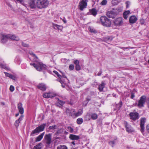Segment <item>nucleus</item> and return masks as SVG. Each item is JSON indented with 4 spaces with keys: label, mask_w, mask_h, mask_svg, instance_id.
I'll return each mask as SVG.
<instances>
[{
    "label": "nucleus",
    "mask_w": 149,
    "mask_h": 149,
    "mask_svg": "<svg viewBox=\"0 0 149 149\" xmlns=\"http://www.w3.org/2000/svg\"><path fill=\"white\" fill-rule=\"evenodd\" d=\"M29 54L33 58V61H35V63H30V64L31 65L33 66L36 69L39 71H40L46 69V65L39 61L37 57L33 52H30Z\"/></svg>",
    "instance_id": "1"
},
{
    "label": "nucleus",
    "mask_w": 149,
    "mask_h": 149,
    "mask_svg": "<svg viewBox=\"0 0 149 149\" xmlns=\"http://www.w3.org/2000/svg\"><path fill=\"white\" fill-rule=\"evenodd\" d=\"M100 23L104 26L110 27L111 24V22L106 16H102L100 18Z\"/></svg>",
    "instance_id": "2"
},
{
    "label": "nucleus",
    "mask_w": 149,
    "mask_h": 149,
    "mask_svg": "<svg viewBox=\"0 0 149 149\" xmlns=\"http://www.w3.org/2000/svg\"><path fill=\"white\" fill-rule=\"evenodd\" d=\"M49 4L47 0H38L36 3V6L40 8L46 7Z\"/></svg>",
    "instance_id": "3"
},
{
    "label": "nucleus",
    "mask_w": 149,
    "mask_h": 149,
    "mask_svg": "<svg viewBox=\"0 0 149 149\" xmlns=\"http://www.w3.org/2000/svg\"><path fill=\"white\" fill-rule=\"evenodd\" d=\"M46 126V124H43L37 127L35 130H33L31 133V135L33 136V134L43 131Z\"/></svg>",
    "instance_id": "4"
},
{
    "label": "nucleus",
    "mask_w": 149,
    "mask_h": 149,
    "mask_svg": "<svg viewBox=\"0 0 149 149\" xmlns=\"http://www.w3.org/2000/svg\"><path fill=\"white\" fill-rule=\"evenodd\" d=\"M88 1V0H81L79 3L78 6L79 9L81 11H83L84 9L86 8Z\"/></svg>",
    "instance_id": "5"
},
{
    "label": "nucleus",
    "mask_w": 149,
    "mask_h": 149,
    "mask_svg": "<svg viewBox=\"0 0 149 149\" xmlns=\"http://www.w3.org/2000/svg\"><path fill=\"white\" fill-rule=\"evenodd\" d=\"M146 100V96L145 95L142 96L140 97L137 106L140 108L143 107L144 104H145Z\"/></svg>",
    "instance_id": "6"
},
{
    "label": "nucleus",
    "mask_w": 149,
    "mask_h": 149,
    "mask_svg": "<svg viewBox=\"0 0 149 149\" xmlns=\"http://www.w3.org/2000/svg\"><path fill=\"white\" fill-rule=\"evenodd\" d=\"M56 94L53 91L46 92L43 94V97L45 98H52L56 96Z\"/></svg>",
    "instance_id": "7"
},
{
    "label": "nucleus",
    "mask_w": 149,
    "mask_h": 149,
    "mask_svg": "<svg viewBox=\"0 0 149 149\" xmlns=\"http://www.w3.org/2000/svg\"><path fill=\"white\" fill-rule=\"evenodd\" d=\"M114 24L117 26H120L123 24V19L121 17H118L114 19L113 21Z\"/></svg>",
    "instance_id": "8"
},
{
    "label": "nucleus",
    "mask_w": 149,
    "mask_h": 149,
    "mask_svg": "<svg viewBox=\"0 0 149 149\" xmlns=\"http://www.w3.org/2000/svg\"><path fill=\"white\" fill-rule=\"evenodd\" d=\"M8 39V34L6 35L3 33L0 34V41L1 43H5Z\"/></svg>",
    "instance_id": "9"
},
{
    "label": "nucleus",
    "mask_w": 149,
    "mask_h": 149,
    "mask_svg": "<svg viewBox=\"0 0 149 149\" xmlns=\"http://www.w3.org/2000/svg\"><path fill=\"white\" fill-rule=\"evenodd\" d=\"M44 139L47 144L49 145L51 143L52 134L49 133L46 134L44 136Z\"/></svg>",
    "instance_id": "10"
},
{
    "label": "nucleus",
    "mask_w": 149,
    "mask_h": 149,
    "mask_svg": "<svg viewBox=\"0 0 149 149\" xmlns=\"http://www.w3.org/2000/svg\"><path fill=\"white\" fill-rule=\"evenodd\" d=\"M124 124L126 128V131L128 133H131L134 131V129L127 122H125Z\"/></svg>",
    "instance_id": "11"
},
{
    "label": "nucleus",
    "mask_w": 149,
    "mask_h": 149,
    "mask_svg": "<svg viewBox=\"0 0 149 149\" xmlns=\"http://www.w3.org/2000/svg\"><path fill=\"white\" fill-rule=\"evenodd\" d=\"M129 116L131 119L135 120L139 118V114L137 112H131L129 114Z\"/></svg>",
    "instance_id": "12"
},
{
    "label": "nucleus",
    "mask_w": 149,
    "mask_h": 149,
    "mask_svg": "<svg viewBox=\"0 0 149 149\" xmlns=\"http://www.w3.org/2000/svg\"><path fill=\"white\" fill-rule=\"evenodd\" d=\"M146 119L145 118H142L141 119L140 127L141 128V131L143 133L144 130V125L146 122Z\"/></svg>",
    "instance_id": "13"
},
{
    "label": "nucleus",
    "mask_w": 149,
    "mask_h": 149,
    "mask_svg": "<svg viewBox=\"0 0 149 149\" xmlns=\"http://www.w3.org/2000/svg\"><path fill=\"white\" fill-rule=\"evenodd\" d=\"M114 13L116 16L118 15L123 10V8L121 7H119L116 8H112Z\"/></svg>",
    "instance_id": "14"
},
{
    "label": "nucleus",
    "mask_w": 149,
    "mask_h": 149,
    "mask_svg": "<svg viewBox=\"0 0 149 149\" xmlns=\"http://www.w3.org/2000/svg\"><path fill=\"white\" fill-rule=\"evenodd\" d=\"M137 20V18L135 16L132 15L130 17L129 22L130 23L133 24L135 23Z\"/></svg>",
    "instance_id": "15"
},
{
    "label": "nucleus",
    "mask_w": 149,
    "mask_h": 149,
    "mask_svg": "<svg viewBox=\"0 0 149 149\" xmlns=\"http://www.w3.org/2000/svg\"><path fill=\"white\" fill-rule=\"evenodd\" d=\"M8 39H10L12 40H15L18 41L19 40V38L17 36H16L12 34H8Z\"/></svg>",
    "instance_id": "16"
},
{
    "label": "nucleus",
    "mask_w": 149,
    "mask_h": 149,
    "mask_svg": "<svg viewBox=\"0 0 149 149\" xmlns=\"http://www.w3.org/2000/svg\"><path fill=\"white\" fill-rule=\"evenodd\" d=\"M107 16L109 17L113 18L115 17L112 9L107 13Z\"/></svg>",
    "instance_id": "17"
},
{
    "label": "nucleus",
    "mask_w": 149,
    "mask_h": 149,
    "mask_svg": "<svg viewBox=\"0 0 149 149\" xmlns=\"http://www.w3.org/2000/svg\"><path fill=\"white\" fill-rule=\"evenodd\" d=\"M18 109L19 112L21 114H22L24 112V110L22 107V104L21 103H19L18 104Z\"/></svg>",
    "instance_id": "18"
},
{
    "label": "nucleus",
    "mask_w": 149,
    "mask_h": 149,
    "mask_svg": "<svg viewBox=\"0 0 149 149\" xmlns=\"http://www.w3.org/2000/svg\"><path fill=\"white\" fill-rule=\"evenodd\" d=\"M37 87L39 89L42 91H45L46 89V86L44 84H40Z\"/></svg>",
    "instance_id": "19"
},
{
    "label": "nucleus",
    "mask_w": 149,
    "mask_h": 149,
    "mask_svg": "<svg viewBox=\"0 0 149 149\" xmlns=\"http://www.w3.org/2000/svg\"><path fill=\"white\" fill-rule=\"evenodd\" d=\"M23 117L24 116L22 115L18 120H16L15 121V125L17 127H18L19 123H20V122L22 120Z\"/></svg>",
    "instance_id": "20"
},
{
    "label": "nucleus",
    "mask_w": 149,
    "mask_h": 149,
    "mask_svg": "<svg viewBox=\"0 0 149 149\" xmlns=\"http://www.w3.org/2000/svg\"><path fill=\"white\" fill-rule=\"evenodd\" d=\"M98 11L95 8H93L89 10L90 14L94 16H95L97 14Z\"/></svg>",
    "instance_id": "21"
},
{
    "label": "nucleus",
    "mask_w": 149,
    "mask_h": 149,
    "mask_svg": "<svg viewBox=\"0 0 149 149\" xmlns=\"http://www.w3.org/2000/svg\"><path fill=\"white\" fill-rule=\"evenodd\" d=\"M69 138L72 140H77L79 139V136L72 134L70 135Z\"/></svg>",
    "instance_id": "22"
},
{
    "label": "nucleus",
    "mask_w": 149,
    "mask_h": 149,
    "mask_svg": "<svg viewBox=\"0 0 149 149\" xmlns=\"http://www.w3.org/2000/svg\"><path fill=\"white\" fill-rule=\"evenodd\" d=\"M45 132L42 133L40 135H39L36 138L35 141L37 142L39 141L42 139L43 136L45 134Z\"/></svg>",
    "instance_id": "23"
},
{
    "label": "nucleus",
    "mask_w": 149,
    "mask_h": 149,
    "mask_svg": "<svg viewBox=\"0 0 149 149\" xmlns=\"http://www.w3.org/2000/svg\"><path fill=\"white\" fill-rule=\"evenodd\" d=\"M130 13V10H127L124 12L123 13V17L124 19H126Z\"/></svg>",
    "instance_id": "24"
},
{
    "label": "nucleus",
    "mask_w": 149,
    "mask_h": 149,
    "mask_svg": "<svg viewBox=\"0 0 149 149\" xmlns=\"http://www.w3.org/2000/svg\"><path fill=\"white\" fill-rule=\"evenodd\" d=\"M105 84L104 82H102V84L99 85L98 89L100 91H102L104 88L105 87Z\"/></svg>",
    "instance_id": "25"
},
{
    "label": "nucleus",
    "mask_w": 149,
    "mask_h": 149,
    "mask_svg": "<svg viewBox=\"0 0 149 149\" xmlns=\"http://www.w3.org/2000/svg\"><path fill=\"white\" fill-rule=\"evenodd\" d=\"M71 113L70 115L72 118H75L76 117V111L74 109H72L71 111Z\"/></svg>",
    "instance_id": "26"
},
{
    "label": "nucleus",
    "mask_w": 149,
    "mask_h": 149,
    "mask_svg": "<svg viewBox=\"0 0 149 149\" xmlns=\"http://www.w3.org/2000/svg\"><path fill=\"white\" fill-rule=\"evenodd\" d=\"M64 103V102H63L58 99L57 101V105L59 107L62 106Z\"/></svg>",
    "instance_id": "27"
},
{
    "label": "nucleus",
    "mask_w": 149,
    "mask_h": 149,
    "mask_svg": "<svg viewBox=\"0 0 149 149\" xmlns=\"http://www.w3.org/2000/svg\"><path fill=\"white\" fill-rule=\"evenodd\" d=\"M15 63L18 65L20 64L21 61L20 58L19 57H17L15 59Z\"/></svg>",
    "instance_id": "28"
},
{
    "label": "nucleus",
    "mask_w": 149,
    "mask_h": 149,
    "mask_svg": "<svg viewBox=\"0 0 149 149\" xmlns=\"http://www.w3.org/2000/svg\"><path fill=\"white\" fill-rule=\"evenodd\" d=\"M83 113V109H79L77 112H76V117L80 116Z\"/></svg>",
    "instance_id": "29"
},
{
    "label": "nucleus",
    "mask_w": 149,
    "mask_h": 149,
    "mask_svg": "<svg viewBox=\"0 0 149 149\" xmlns=\"http://www.w3.org/2000/svg\"><path fill=\"white\" fill-rule=\"evenodd\" d=\"M29 5L31 8H35L36 7L35 2L33 0L31 1V2L30 3Z\"/></svg>",
    "instance_id": "30"
},
{
    "label": "nucleus",
    "mask_w": 149,
    "mask_h": 149,
    "mask_svg": "<svg viewBox=\"0 0 149 149\" xmlns=\"http://www.w3.org/2000/svg\"><path fill=\"white\" fill-rule=\"evenodd\" d=\"M42 145V143H39L38 145H36L33 147V149H41V146Z\"/></svg>",
    "instance_id": "31"
},
{
    "label": "nucleus",
    "mask_w": 149,
    "mask_h": 149,
    "mask_svg": "<svg viewBox=\"0 0 149 149\" xmlns=\"http://www.w3.org/2000/svg\"><path fill=\"white\" fill-rule=\"evenodd\" d=\"M97 115L95 113L92 114L91 115V117L93 120H95L97 118Z\"/></svg>",
    "instance_id": "32"
},
{
    "label": "nucleus",
    "mask_w": 149,
    "mask_h": 149,
    "mask_svg": "<svg viewBox=\"0 0 149 149\" xmlns=\"http://www.w3.org/2000/svg\"><path fill=\"white\" fill-rule=\"evenodd\" d=\"M89 31L91 32L94 33H96L97 32L94 29V28L92 27H90L88 29Z\"/></svg>",
    "instance_id": "33"
},
{
    "label": "nucleus",
    "mask_w": 149,
    "mask_h": 149,
    "mask_svg": "<svg viewBox=\"0 0 149 149\" xmlns=\"http://www.w3.org/2000/svg\"><path fill=\"white\" fill-rule=\"evenodd\" d=\"M77 122L78 124H81L83 122V120L81 118H79L77 119Z\"/></svg>",
    "instance_id": "34"
},
{
    "label": "nucleus",
    "mask_w": 149,
    "mask_h": 149,
    "mask_svg": "<svg viewBox=\"0 0 149 149\" xmlns=\"http://www.w3.org/2000/svg\"><path fill=\"white\" fill-rule=\"evenodd\" d=\"M53 26L54 29H59L60 27H61L60 26L55 24H53Z\"/></svg>",
    "instance_id": "35"
},
{
    "label": "nucleus",
    "mask_w": 149,
    "mask_h": 149,
    "mask_svg": "<svg viewBox=\"0 0 149 149\" xmlns=\"http://www.w3.org/2000/svg\"><path fill=\"white\" fill-rule=\"evenodd\" d=\"M57 149H68L67 147L65 146H58Z\"/></svg>",
    "instance_id": "36"
},
{
    "label": "nucleus",
    "mask_w": 149,
    "mask_h": 149,
    "mask_svg": "<svg viewBox=\"0 0 149 149\" xmlns=\"http://www.w3.org/2000/svg\"><path fill=\"white\" fill-rule=\"evenodd\" d=\"M72 109H70L68 108L66 109V112L67 115H70L71 113V111H72Z\"/></svg>",
    "instance_id": "37"
},
{
    "label": "nucleus",
    "mask_w": 149,
    "mask_h": 149,
    "mask_svg": "<svg viewBox=\"0 0 149 149\" xmlns=\"http://www.w3.org/2000/svg\"><path fill=\"white\" fill-rule=\"evenodd\" d=\"M115 140L113 141H111L109 142V144L112 147H113L115 143Z\"/></svg>",
    "instance_id": "38"
},
{
    "label": "nucleus",
    "mask_w": 149,
    "mask_h": 149,
    "mask_svg": "<svg viewBox=\"0 0 149 149\" xmlns=\"http://www.w3.org/2000/svg\"><path fill=\"white\" fill-rule=\"evenodd\" d=\"M53 73L55 74L59 78L61 79L62 77L61 75H60L58 72L56 71H53Z\"/></svg>",
    "instance_id": "39"
},
{
    "label": "nucleus",
    "mask_w": 149,
    "mask_h": 149,
    "mask_svg": "<svg viewBox=\"0 0 149 149\" xmlns=\"http://www.w3.org/2000/svg\"><path fill=\"white\" fill-rule=\"evenodd\" d=\"M67 130L68 131H69L71 133L73 131V128L70 127H68L67 128Z\"/></svg>",
    "instance_id": "40"
},
{
    "label": "nucleus",
    "mask_w": 149,
    "mask_h": 149,
    "mask_svg": "<svg viewBox=\"0 0 149 149\" xmlns=\"http://www.w3.org/2000/svg\"><path fill=\"white\" fill-rule=\"evenodd\" d=\"M111 3L113 5H116L118 3L117 0H111Z\"/></svg>",
    "instance_id": "41"
},
{
    "label": "nucleus",
    "mask_w": 149,
    "mask_h": 149,
    "mask_svg": "<svg viewBox=\"0 0 149 149\" xmlns=\"http://www.w3.org/2000/svg\"><path fill=\"white\" fill-rule=\"evenodd\" d=\"M56 125H53L52 126H50L49 127V130H54L56 129Z\"/></svg>",
    "instance_id": "42"
},
{
    "label": "nucleus",
    "mask_w": 149,
    "mask_h": 149,
    "mask_svg": "<svg viewBox=\"0 0 149 149\" xmlns=\"http://www.w3.org/2000/svg\"><path fill=\"white\" fill-rule=\"evenodd\" d=\"M107 1L106 0H103L101 3L100 4L102 5H106L107 3Z\"/></svg>",
    "instance_id": "43"
},
{
    "label": "nucleus",
    "mask_w": 149,
    "mask_h": 149,
    "mask_svg": "<svg viewBox=\"0 0 149 149\" xmlns=\"http://www.w3.org/2000/svg\"><path fill=\"white\" fill-rule=\"evenodd\" d=\"M122 105V102L121 101H120L119 103L117 104V107L118 109H120Z\"/></svg>",
    "instance_id": "44"
},
{
    "label": "nucleus",
    "mask_w": 149,
    "mask_h": 149,
    "mask_svg": "<svg viewBox=\"0 0 149 149\" xmlns=\"http://www.w3.org/2000/svg\"><path fill=\"white\" fill-rule=\"evenodd\" d=\"M145 23V20L144 19H141L140 20V23L141 25H143Z\"/></svg>",
    "instance_id": "45"
},
{
    "label": "nucleus",
    "mask_w": 149,
    "mask_h": 149,
    "mask_svg": "<svg viewBox=\"0 0 149 149\" xmlns=\"http://www.w3.org/2000/svg\"><path fill=\"white\" fill-rule=\"evenodd\" d=\"M10 78L13 80H15L17 79V78L15 76L13 75H12V74H11Z\"/></svg>",
    "instance_id": "46"
},
{
    "label": "nucleus",
    "mask_w": 149,
    "mask_h": 149,
    "mask_svg": "<svg viewBox=\"0 0 149 149\" xmlns=\"http://www.w3.org/2000/svg\"><path fill=\"white\" fill-rule=\"evenodd\" d=\"M75 68L77 70H79L81 69L80 66L79 64L76 65Z\"/></svg>",
    "instance_id": "47"
},
{
    "label": "nucleus",
    "mask_w": 149,
    "mask_h": 149,
    "mask_svg": "<svg viewBox=\"0 0 149 149\" xmlns=\"http://www.w3.org/2000/svg\"><path fill=\"white\" fill-rule=\"evenodd\" d=\"M15 90L14 87L12 85H11L10 87V90L11 92H13Z\"/></svg>",
    "instance_id": "48"
},
{
    "label": "nucleus",
    "mask_w": 149,
    "mask_h": 149,
    "mask_svg": "<svg viewBox=\"0 0 149 149\" xmlns=\"http://www.w3.org/2000/svg\"><path fill=\"white\" fill-rule=\"evenodd\" d=\"M69 68L71 70H73L74 69V66L73 65L71 64L69 65Z\"/></svg>",
    "instance_id": "49"
},
{
    "label": "nucleus",
    "mask_w": 149,
    "mask_h": 149,
    "mask_svg": "<svg viewBox=\"0 0 149 149\" xmlns=\"http://www.w3.org/2000/svg\"><path fill=\"white\" fill-rule=\"evenodd\" d=\"M79 61L77 60H76L74 61V63L76 65L79 64Z\"/></svg>",
    "instance_id": "50"
},
{
    "label": "nucleus",
    "mask_w": 149,
    "mask_h": 149,
    "mask_svg": "<svg viewBox=\"0 0 149 149\" xmlns=\"http://www.w3.org/2000/svg\"><path fill=\"white\" fill-rule=\"evenodd\" d=\"M22 45L24 47H29V45L26 43H24V42H22Z\"/></svg>",
    "instance_id": "51"
},
{
    "label": "nucleus",
    "mask_w": 149,
    "mask_h": 149,
    "mask_svg": "<svg viewBox=\"0 0 149 149\" xmlns=\"http://www.w3.org/2000/svg\"><path fill=\"white\" fill-rule=\"evenodd\" d=\"M120 47V48L123 49L124 50H125L126 49L130 48V47Z\"/></svg>",
    "instance_id": "52"
},
{
    "label": "nucleus",
    "mask_w": 149,
    "mask_h": 149,
    "mask_svg": "<svg viewBox=\"0 0 149 149\" xmlns=\"http://www.w3.org/2000/svg\"><path fill=\"white\" fill-rule=\"evenodd\" d=\"M4 73L6 76L10 78L11 74H9L6 72H4Z\"/></svg>",
    "instance_id": "53"
},
{
    "label": "nucleus",
    "mask_w": 149,
    "mask_h": 149,
    "mask_svg": "<svg viewBox=\"0 0 149 149\" xmlns=\"http://www.w3.org/2000/svg\"><path fill=\"white\" fill-rule=\"evenodd\" d=\"M131 95L130 98L132 99H133L135 96L134 93H132Z\"/></svg>",
    "instance_id": "54"
},
{
    "label": "nucleus",
    "mask_w": 149,
    "mask_h": 149,
    "mask_svg": "<svg viewBox=\"0 0 149 149\" xmlns=\"http://www.w3.org/2000/svg\"><path fill=\"white\" fill-rule=\"evenodd\" d=\"M24 0H15V1L19 2L20 3L23 4V2Z\"/></svg>",
    "instance_id": "55"
},
{
    "label": "nucleus",
    "mask_w": 149,
    "mask_h": 149,
    "mask_svg": "<svg viewBox=\"0 0 149 149\" xmlns=\"http://www.w3.org/2000/svg\"><path fill=\"white\" fill-rule=\"evenodd\" d=\"M146 128L147 132L149 133V124L146 126Z\"/></svg>",
    "instance_id": "56"
},
{
    "label": "nucleus",
    "mask_w": 149,
    "mask_h": 149,
    "mask_svg": "<svg viewBox=\"0 0 149 149\" xmlns=\"http://www.w3.org/2000/svg\"><path fill=\"white\" fill-rule=\"evenodd\" d=\"M1 67L2 68H4L5 69H7V68H6V66L5 65H1Z\"/></svg>",
    "instance_id": "57"
},
{
    "label": "nucleus",
    "mask_w": 149,
    "mask_h": 149,
    "mask_svg": "<svg viewBox=\"0 0 149 149\" xmlns=\"http://www.w3.org/2000/svg\"><path fill=\"white\" fill-rule=\"evenodd\" d=\"M107 38L108 40H111L113 39V38L111 36H108L107 37Z\"/></svg>",
    "instance_id": "58"
},
{
    "label": "nucleus",
    "mask_w": 149,
    "mask_h": 149,
    "mask_svg": "<svg viewBox=\"0 0 149 149\" xmlns=\"http://www.w3.org/2000/svg\"><path fill=\"white\" fill-rule=\"evenodd\" d=\"M102 73L101 70L97 73V75L100 76L101 75Z\"/></svg>",
    "instance_id": "59"
},
{
    "label": "nucleus",
    "mask_w": 149,
    "mask_h": 149,
    "mask_svg": "<svg viewBox=\"0 0 149 149\" xmlns=\"http://www.w3.org/2000/svg\"><path fill=\"white\" fill-rule=\"evenodd\" d=\"M22 68L23 69L25 68L26 65L25 64H23L21 65Z\"/></svg>",
    "instance_id": "60"
},
{
    "label": "nucleus",
    "mask_w": 149,
    "mask_h": 149,
    "mask_svg": "<svg viewBox=\"0 0 149 149\" xmlns=\"http://www.w3.org/2000/svg\"><path fill=\"white\" fill-rule=\"evenodd\" d=\"M60 82H61V84H62V86L63 87V88H64L65 87V85L64 84H62V82L61 81H60Z\"/></svg>",
    "instance_id": "61"
},
{
    "label": "nucleus",
    "mask_w": 149,
    "mask_h": 149,
    "mask_svg": "<svg viewBox=\"0 0 149 149\" xmlns=\"http://www.w3.org/2000/svg\"><path fill=\"white\" fill-rule=\"evenodd\" d=\"M91 100V99L90 98H87L86 99V100L88 101V102H87V103H88V101H90V100Z\"/></svg>",
    "instance_id": "62"
},
{
    "label": "nucleus",
    "mask_w": 149,
    "mask_h": 149,
    "mask_svg": "<svg viewBox=\"0 0 149 149\" xmlns=\"http://www.w3.org/2000/svg\"><path fill=\"white\" fill-rule=\"evenodd\" d=\"M62 20L65 23H66V21L65 19H63Z\"/></svg>",
    "instance_id": "63"
},
{
    "label": "nucleus",
    "mask_w": 149,
    "mask_h": 149,
    "mask_svg": "<svg viewBox=\"0 0 149 149\" xmlns=\"http://www.w3.org/2000/svg\"><path fill=\"white\" fill-rule=\"evenodd\" d=\"M71 143L72 144L74 145H75V143H74V141H72V142H71Z\"/></svg>",
    "instance_id": "64"
}]
</instances>
